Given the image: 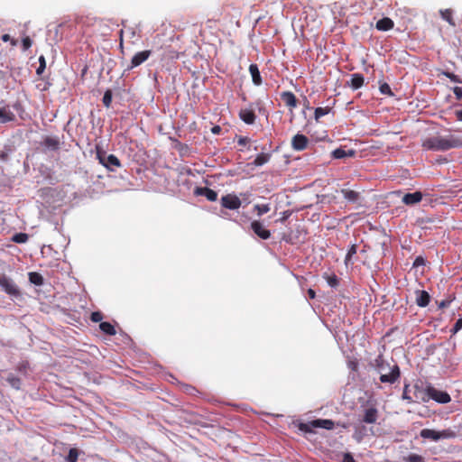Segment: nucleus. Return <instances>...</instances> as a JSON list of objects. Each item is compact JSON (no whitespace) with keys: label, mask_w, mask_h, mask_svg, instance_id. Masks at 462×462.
<instances>
[{"label":"nucleus","mask_w":462,"mask_h":462,"mask_svg":"<svg viewBox=\"0 0 462 462\" xmlns=\"http://www.w3.org/2000/svg\"><path fill=\"white\" fill-rule=\"evenodd\" d=\"M151 54H152V51H150V50H146V51H139V52L135 53L131 60V65H130L129 69H134L135 67L140 66L141 64H143L144 61H146L149 59Z\"/></svg>","instance_id":"obj_11"},{"label":"nucleus","mask_w":462,"mask_h":462,"mask_svg":"<svg viewBox=\"0 0 462 462\" xmlns=\"http://www.w3.org/2000/svg\"><path fill=\"white\" fill-rule=\"evenodd\" d=\"M240 199L235 194H227L221 198V205L227 209L236 210L241 207Z\"/></svg>","instance_id":"obj_8"},{"label":"nucleus","mask_w":462,"mask_h":462,"mask_svg":"<svg viewBox=\"0 0 462 462\" xmlns=\"http://www.w3.org/2000/svg\"><path fill=\"white\" fill-rule=\"evenodd\" d=\"M356 249H357L356 245H352L350 246V248L348 249L347 254H346V258H345V263L346 265L351 261L352 256L356 254Z\"/></svg>","instance_id":"obj_41"},{"label":"nucleus","mask_w":462,"mask_h":462,"mask_svg":"<svg viewBox=\"0 0 462 462\" xmlns=\"http://www.w3.org/2000/svg\"><path fill=\"white\" fill-rule=\"evenodd\" d=\"M39 63H40V65H39L38 69H36V73L38 75H42L46 68V60L42 55L40 56V58H39Z\"/></svg>","instance_id":"obj_44"},{"label":"nucleus","mask_w":462,"mask_h":462,"mask_svg":"<svg viewBox=\"0 0 462 462\" xmlns=\"http://www.w3.org/2000/svg\"><path fill=\"white\" fill-rule=\"evenodd\" d=\"M429 401L432 399L442 404L448 403L451 401V397L447 392L438 390L431 385L429 386Z\"/></svg>","instance_id":"obj_7"},{"label":"nucleus","mask_w":462,"mask_h":462,"mask_svg":"<svg viewBox=\"0 0 462 462\" xmlns=\"http://www.w3.org/2000/svg\"><path fill=\"white\" fill-rule=\"evenodd\" d=\"M43 145L52 151L60 149V141L57 138L47 136L43 140Z\"/></svg>","instance_id":"obj_26"},{"label":"nucleus","mask_w":462,"mask_h":462,"mask_svg":"<svg viewBox=\"0 0 462 462\" xmlns=\"http://www.w3.org/2000/svg\"><path fill=\"white\" fill-rule=\"evenodd\" d=\"M0 119L2 123H7L14 121L15 119V116L13 112L6 110L5 108L0 109Z\"/></svg>","instance_id":"obj_28"},{"label":"nucleus","mask_w":462,"mask_h":462,"mask_svg":"<svg viewBox=\"0 0 462 462\" xmlns=\"http://www.w3.org/2000/svg\"><path fill=\"white\" fill-rule=\"evenodd\" d=\"M79 457V452L77 448H70L66 457L67 462H77Z\"/></svg>","instance_id":"obj_39"},{"label":"nucleus","mask_w":462,"mask_h":462,"mask_svg":"<svg viewBox=\"0 0 462 462\" xmlns=\"http://www.w3.org/2000/svg\"><path fill=\"white\" fill-rule=\"evenodd\" d=\"M330 111H331V108L328 107V106H326V107H321V106L317 107L315 109V112H314L315 120L319 121V118H321L322 116L328 115Z\"/></svg>","instance_id":"obj_31"},{"label":"nucleus","mask_w":462,"mask_h":462,"mask_svg":"<svg viewBox=\"0 0 462 462\" xmlns=\"http://www.w3.org/2000/svg\"><path fill=\"white\" fill-rule=\"evenodd\" d=\"M12 240L15 243L23 244L27 242L28 235L25 233H17L13 236Z\"/></svg>","instance_id":"obj_37"},{"label":"nucleus","mask_w":462,"mask_h":462,"mask_svg":"<svg viewBox=\"0 0 462 462\" xmlns=\"http://www.w3.org/2000/svg\"><path fill=\"white\" fill-rule=\"evenodd\" d=\"M248 142H249V139L247 137H240L238 139L239 145H245Z\"/></svg>","instance_id":"obj_53"},{"label":"nucleus","mask_w":462,"mask_h":462,"mask_svg":"<svg viewBox=\"0 0 462 462\" xmlns=\"http://www.w3.org/2000/svg\"><path fill=\"white\" fill-rule=\"evenodd\" d=\"M161 50V61H170L177 60L179 58V51L174 50L171 46L162 47Z\"/></svg>","instance_id":"obj_13"},{"label":"nucleus","mask_w":462,"mask_h":462,"mask_svg":"<svg viewBox=\"0 0 462 462\" xmlns=\"http://www.w3.org/2000/svg\"><path fill=\"white\" fill-rule=\"evenodd\" d=\"M194 194L197 196H204L209 201H216L217 199V191L208 187H197L194 190Z\"/></svg>","instance_id":"obj_15"},{"label":"nucleus","mask_w":462,"mask_h":462,"mask_svg":"<svg viewBox=\"0 0 462 462\" xmlns=\"http://www.w3.org/2000/svg\"><path fill=\"white\" fill-rule=\"evenodd\" d=\"M405 462H424V458L418 454H411L404 458Z\"/></svg>","instance_id":"obj_43"},{"label":"nucleus","mask_w":462,"mask_h":462,"mask_svg":"<svg viewBox=\"0 0 462 462\" xmlns=\"http://www.w3.org/2000/svg\"><path fill=\"white\" fill-rule=\"evenodd\" d=\"M416 304L419 307L424 308L427 307L430 301V296L426 291H416Z\"/></svg>","instance_id":"obj_19"},{"label":"nucleus","mask_w":462,"mask_h":462,"mask_svg":"<svg viewBox=\"0 0 462 462\" xmlns=\"http://www.w3.org/2000/svg\"><path fill=\"white\" fill-rule=\"evenodd\" d=\"M371 366L379 374V380L384 384H394L401 378V369L396 363L391 364L380 354L372 362Z\"/></svg>","instance_id":"obj_1"},{"label":"nucleus","mask_w":462,"mask_h":462,"mask_svg":"<svg viewBox=\"0 0 462 462\" xmlns=\"http://www.w3.org/2000/svg\"><path fill=\"white\" fill-rule=\"evenodd\" d=\"M454 297H448V299L442 300L441 301L438 302L439 309H446L448 308L450 303L453 301Z\"/></svg>","instance_id":"obj_48"},{"label":"nucleus","mask_w":462,"mask_h":462,"mask_svg":"<svg viewBox=\"0 0 462 462\" xmlns=\"http://www.w3.org/2000/svg\"><path fill=\"white\" fill-rule=\"evenodd\" d=\"M10 40H11V37H10V35H9V34H4V35L2 36V41H3V42H8V41H10Z\"/></svg>","instance_id":"obj_57"},{"label":"nucleus","mask_w":462,"mask_h":462,"mask_svg":"<svg viewBox=\"0 0 462 462\" xmlns=\"http://www.w3.org/2000/svg\"><path fill=\"white\" fill-rule=\"evenodd\" d=\"M423 198V195L420 191H415L413 193H406L402 201L407 206H412L417 203H420Z\"/></svg>","instance_id":"obj_17"},{"label":"nucleus","mask_w":462,"mask_h":462,"mask_svg":"<svg viewBox=\"0 0 462 462\" xmlns=\"http://www.w3.org/2000/svg\"><path fill=\"white\" fill-rule=\"evenodd\" d=\"M365 83V78L361 73H354L351 75V80L348 83V86L354 89H359L363 87Z\"/></svg>","instance_id":"obj_20"},{"label":"nucleus","mask_w":462,"mask_h":462,"mask_svg":"<svg viewBox=\"0 0 462 462\" xmlns=\"http://www.w3.org/2000/svg\"><path fill=\"white\" fill-rule=\"evenodd\" d=\"M125 32L129 35V37L133 40V42H132L133 44H134L135 41H137L140 38L139 33L137 32L136 29L134 27L126 28Z\"/></svg>","instance_id":"obj_36"},{"label":"nucleus","mask_w":462,"mask_h":462,"mask_svg":"<svg viewBox=\"0 0 462 462\" xmlns=\"http://www.w3.org/2000/svg\"><path fill=\"white\" fill-rule=\"evenodd\" d=\"M453 93L457 100L462 99V88L460 87H455L453 88Z\"/></svg>","instance_id":"obj_51"},{"label":"nucleus","mask_w":462,"mask_h":462,"mask_svg":"<svg viewBox=\"0 0 462 462\" xmlns=\"http://www.w3.org/2000/svg\"><path fill=\"white\" fill-rule=\"evenodd\" d=\"M102 102L106 107H110L112 103V91L110 89L105 92Z\"/></svg>","instance_id":"obj_38"},{"label":"nucleus","mask_w":462,"mask_h":462,"mask_svg":"<svg viewBox=\"0 0 462 462\" xmlns=\"http://www.w3.org/2000/svg\"><path fill=\"white\" fill-rule=\"evenodd\" d=\"M356 152L354 150H345L343 148H337L332 152V156L335 159H343L346 157H353Z\"/></svg>","instance_id":"obj_23"},{"label":"nucleus","mask_w":462,"mask_h":462,"mask_svg":"<svg viewBox=\"0 0 462 462\" xmlns=\"http://www.w3.org/2000/svg\"><path fill=\"white\" fill-rule=\"evenodd\" d=\"M251 228L256 236L263 240L269 239L271 237V232L264 228L262 223L258 220H254L251 223Z\"/></svg>","instance_id":"obj_12"},{"label":"nucleus","mask_w":462,"mask_h":462,"mask_svg":"<svg viewBox=\"0 0 462 462\" xmlns=\"http://www.w3.org/2000/svg\"><path fill=\"white\" fill-rule=\"evenodd\" d=\"M378 419V410L374 406L368 407L364 411L362 421L373 424L375 423Z\"/></svg>","instance_id":"obj_16"},{"label":"nucleus","mask_w":462,"mask_h":462,"mask_svg":"<svg viewBox=\"0 0 462 462\" xmlns=\"http://www.w3.org/2000/svg\"><path fill=\"white\" fill-rule=\"evenodd\" d=\"M443 75H445L447 78H448L453 82L462 83V80L460 79V78L457 75H455L452 72L444 71Z\"/></svg>","instance_id":"obj_47"},{"label":"nucleus","mask_w":462,"mask_h":462,"mask_svg":"<svg viewBox=\"0 0 462 462\" xmlns=\"http://www.w3.org/2000/svg\"><path fill=\"white\" fill-rule=\"evenodd\" d=\"M343 462H356V460L350 453H346L343 457Z\"/></svg>","instance_id":"obj_52"},{"label":"nucleus","mask_w":462,"mask_h":462,"mask_svg":"<svg viewBox=\"0 0 462 462\" xmlns=\"http://www.w3.org/2000/svg\"><path fill=\"white\" fill-rule=\"evenodd\" d=\"M420 435L423 439H430L434 441H438L440 439H453L456 437L455 431L450 429L443 430L441 431H436L430 429H423L420 430Z\"/></svg>","instance_id":"obj_4"},{"label":"nucleus","mask_w":462,"mask_h":462,"mask_svg":"<svg viewBox=\"0 0 462 462\" xmlns=\"http://www.w3.org/2000/svg\"><path fill=\"white\" fill-rule=\"evenodd\" d=\"M461 329H462V315H459L458 319L456 321V323L450 329L451 336L456 335Z\"/></svg>","instance_id":"obj_40"},{"label":"nucleus","mask_w":462,"mask_h":462,"mask_svg":"<svg viewBox=\"0 0 462 462\" xmlns=\"http://www.w3.org/2000/svg\"><path fill=\"white\" fill-rule=\"evenodd\" d=\"M240 119L247 125H253L255 122L256 116L253 108H243L239 111Z\"/></svg>","instance_id":"obj_18"},{"label":"nucleus","mask_w":462,"mask_h":462,"mask_svg":"<svg viewBox=\"0 0 462 462\" xmlns=\"http://www.w3.org/2000/svg\"><path fill=\"white\" fill-rule=\"evenodd\" d=\"M422 147L430 151H448L462 147V135L449 134L448 135H434L422 142Z\"/></svg>","instance_id":"obj_2"},{"label":"nucleus","mask_w":462,"mask_h":462,"mask_svg":"<svg viewBox=\"0 0 462 462\" xmlns=\"http://www.w3.org/2000/svg\"><path fill=\"white\" fill-rule=\"evenodd\" d=\"M103 318H104L103 313L100 311H94L90 315V320L95 323L101 322Z\"/></svg>","instance_id":"obj_46"},{"label":"nucleus","mask_w":462,"mask_h":462,"mask_svg":"<svg viewBox=\"0 0 462 462\" xmlns=\"http://www.w3.org/2000/svg\"><path fill=\"white\" fill-rule=\"evenodd\" d=\"M254 209L257 211L258 216H263L270 211V206L268 204H256L254 205Z\"/></svg>","instance_id":"obj_35"},{"label":"nucleus","mask_w":462,"mask_h":462,"mask_svg":"<svg viewBox=\"0 0 462 462\" xmlns=\"http://www.w3.org/2000/svg\"><path fill=\"white\" fill-rule=\"evenodd\" d=\"M124 33H125V30L124 29H121L120 32H119V40L120 39H123L124 40Z\"/></svg>","instance_id":"obj_59"},{"label":"nucleus","mask_w":462,"mask_h":462,"mask_svg":"<svg viewBox=\"0 0 462 462\" xmlns=\"http://www.w3.org/2000/svg\"><path fill=\"white\" fill-rule=\"evenodd\" d=\"M280 97L284 105L288 106L291 110L297 107L298 99L292 92L283 91L281 93Z\"/></svg>","instance_id":"obj_14"},{"label":"nucleus","mask_w":462,"mask_h":462,"mask_svg":"<svg viewBox=\"0 0 462 462\" xmlns=\"http://www.w3.org/2000/svg\"><path fill=\"white\" fill-rule=\"evenodd\" d=\"M220 15H223L224 20H226L229 23H233V19H236V23L238 24L241 11L239 8L235 7L233 5L226 4L221 7Z\"/></svg>","instance_id":"obj_6"},{"label":"nucleus","mask_w":462,"mask_h":462,"mask_svg":"<svg viewBox=\"0 0 462 462\" xmlns=\"http://www.w3.org/2000/svg\"><path fill=\"white\" fill-rule=\"evenodd\" d=\"M32 40L30 37L26 36L23 39L22 44L24 51L28 50L32 46Z\"/></svg>","instance_id":"obj_50"},{"label":"nucleus","mask_w":462,"mask_h":462,"mask_svg":"<svg viewBox=\"0 0 462 462\" xmlns=\"http://www.w3.org/2000/svg\"><path fill=\"white\" fill-rule=\"evenodd\" d=\"M402 399L406 401L408 403H413V398L410 395V384L404 383Z\"/></svg>","instance_id":"obj_33"},{"label":"nucleus","mask_w":462,"mask_h":462,"mask_svg":"<svg viewBox=\"0 0 462 462\" xmlns=\"http://www.w3.org/2000/svg\"><path fill=\"white\" fill-rule=\"evenodd\" d=\"M308 295H309L310 299H314L316 297V292L314 290L309 289Z\"/></svg>","instance_id":"obj_56"},{"label":"nucleus","mask_w":462,"mask_h":462,"mask_svg":"<svg viewBox=\"0 0 462 462\" xmlns=\"http://www.w3.org/2000/svg\"><path fill=\"white\" fill-rule=\"evenodd\" d=\"M350 366H351V368H352L353 370H356V364L351 363Z\"/></svg>","instance_id":"obj_60"},{"label":"nucleus","mask_w":462,"mask_h":462,"mask_svg":"<svg viewBox=\"0 0 462 462\" xmlns=\"http://www.w3.org/2000/svg\"><path fill=\"white\" fill-rule=\"evenodd\" d=\"M455 116H456V118L458 121H462V109L461 110H456L455 111Z\"/></svg>","instance_id":"obj_55"},{"label":"nucleus","mask_w":462,"mask_h":462,"mask_svg":"<svg viewBox=\"0 0 462 462\" xmlns=\"http://www.w3.org/2000/svg\"><path fill=\"white\" fill-rule=\"evenodd\" d=\"M0 288L8 295L18 298L21 291L14 282L5 274L0 275Z\"/></svg>","instance_id":"obj_5"},{"label":"nucleus","mask_w":462,"mask_h":462,"mask_svg":"<svg viewBox=\"0 0 462 462\" xmlns=\"http://www.w3.org/2000/svg\"><path fill=\"white\" fill-rule=\"evenodd\" d=\"M429 386L423 388L419 384L413 386V401L414 402H429Z\"/></svg>","instance_id":"obj_10"},{"label":"nucleus","mask_w":462,"mask_h":462,"mask_svg":"<svg viewBox=\"0 0 462 462\" xmlns=\"http://www.w3.org/2000/svg\"><path fill=\"white\" fill-rule=\"evenodd\" d=\"M107 165V169L113 171L111 166L119 168L121 167L120 160L115 154H109L106 156V162H105Z\"/></svg>","instance_id":"obj_29"},{"label":"nucleus","mask_w":462,"mask_h":462,"mask_svg":"<svg viewBox=\"0 0 462 462\" xmlns=\"http://www.w3.org/2000/svg\"><path fill=\"white\" fill-rule=\"evenodd\" d=\"M211 132L215 134H218L221 132V127L219 125H215L212 127Z\"/></svg>","instance_id":"obj_54"},{"label":"nucleus","mask_w":462,"mask_h":462,"mask_svg":"<svg viewBox=\"0 0 462 462\" xmlns=\"http://www.w3.org/2000/svg\"><path fill=\"white\" fill-rule=\"evenodd\" d=\"M309 138L301 134H295L291 139V147L294 151H303L308 148Z\"/></svg>","instance_id":"obj_9"},{"label":"nucleus","mask_w":462,"mask_h":462,"mask_svg":"<svg viewBox=\"0 0 462 462\" xmlns=\"http://www.w3.org/2000/svg\"><path fill=\"white\" fill-rule=\"evenodd\" d=\"M341 193L344 198L350 202H356L359 199V193L355 190L342 189Z\"/></svg>","instance_id":"obj_27"},{"label":"nucleus","mask_w":462,"mask_h":462,"mask_svg":"<svg viewBox=\"0 0 462 462\" xmlns=\"http://www.w3.org/2000/svg\"><path fill=\"white\" fill-rule=\"evenodd\" d=\"M270 159V155L268 153H260L256 156L254 161V164L255 166H262L266 163Z\"/></svg>","instance_id":"obj_32"},{"label":"nucleus","mask_w":462,"mask_h":462,"mask_svg":"<svg viewBox=\"0 0 462 462\" xmlns=\"http://www.w3.org/2000/svg\"><path fill=\"white\" fill-rule=\"evenodd\" d=\"M7 381L9 382L11 386L14 387V389H17V390L20 389V387H21V380H20V378L15 377V376H12V377H9L7 379Z\"/></svg>","instance_id":"obj_45"},{"label":"nucleus","mask_w":462,"mask_h":462,"mask_svg":"<svg viewBox=\"0 0 462 462\" xmlns=\"http://www.w3.org/2000/svg\"><path fill=\"white\" fill-rule=\"evenodd\" d=\"M99 328L104 334L108 336H115L116 334L115 326L107 321L100 322Z\"/></svg>","instance_id":"obj_24"},{"label":"nucleus","mask_w":462,"mask_h":462,"mask_svg":"<svg viewBox=\"0 0 462 462\" xmlns=\"http://www.w3.org/2000/svg\"><path fill=\"white\" fill-rule=\"evenodd\" d=\"M335 426V423L332 420L328 419H317L309 422H300L298 424V429L304 433H312L314 432V429H326L332 430Z\"/></svg>","instance_id":"obj_3"},{"label":"nucleus","mask_w":462,"mask_h":462,"mask_svg":"<svg viewBox=\"0 0 462 462\" xmlns=\"http://www.w3.org/2000/svg\"><path fill=\"white\" fill-rule=\"evenodd\" d=\"M394 26L393 21L389 17H383L377 21L375 28L378 31L386 32L393 29Z\"/></svg>","instance_id":"obj_21"},{"label":"nucleus","mask_w":462,"mask_h":462,"mask_svg":"<svg viewBox=\"0 0 462 462\" xmlns=\"http://www.w3.org/2000/svg\"><path fill=\"white\" fill-rule=\"evenodd\" d=\"M96 149H97V159L98 160L99 163L102 164L104 167H107V165L105 163L106 162V152H104L98 146H97Z\"/></svg>","instance_id":"obj_34"},{"label":"nucleus","mask_w":462,"mask_h":462,"mask_svg":"<svg viewBox=\"0 0 462 462\" xmlns=\"http://www.w3.org/2000/svg\"><path fill=\"white\" fill-rule=\"evenodd\" d=\"M440 16L443 20L448 23V24L452 27H456V23L453 18V11L452 9H444L439 11Z\"/></svg>","instance_id":"obj_25"},{"label":"nucleus","mask_w":462,"mask_h":462,"mask_svg":"<svg viewBox=\"0 0 462 462\" xmlns=\"http://www.w3.org/2000/svg\"><path fill=\"white\" fill-rule=\"evenodd\" d=\"M327 282L331 287H336L338 285V278L335 274L328 276Z\"/></svg>","instance_id":"obj_49"},{"label":"nucleus","mask_w":462,"mask_h":462,"mask_svg":"<svg viewBox=\"0 0 462 462\" xmlns=\"http://www.w3.org/2000/svg\"><path fill=\"white\" fill-rule=\"evenodd\" d=\"M379 90H380L381 94H383V95H386L389 97L393 96V93L390 86L387 83L381 84Z\"/></svg>","instance_id":"obj_42"},{"label":"nucleus","mask_w":462,"mask_h":462,"mask_svg":"<svg viewBox=\"0 0 462 462\" xmlns=\"http://www.w3.org/2000/svg\"><path fill=\"white\" fill-rule=\"evenodd\" d=\"M119 48H120L121 52L124 53V40L123 39H120Z\"/></svg>","instance_id":"obj_58"},{"label":"nucleus","mask_w":462,"mask_h":462,"mask_svg":"<svg viewBox=\"0 0 462 462\" xmlns=\"http://www.w3.org/2000/svg\"><path fill=\"white\" fill-rule=\"evenodd\" d=\"M12 44H13V45H15V44H16V42H15V41H12Z\"/></svg>","instance_id":"obj_61"},{"label":"nucleus","mask_w":462,"mask_h":462,"mask_svg":"<svg viewBox=\"0 0 462 462\" xmlns=\"http://www.w3.org/2000/svg\"><path fill=\"white\" fill-rule=\"evenodd\" d=\"M29 281L37 286L42 285L44 282L42 275L36 272L29 273Z\"/></svg>","instance_id":"obj_30"},{"label":"nucleus","mask_w":462,"mask_h":462,"mask_svg":"<svg viewBox=\"0 0 462 462\" xmlns=\"http://www.w3.org/2000/svg\"><path fill=\"white\" fill-rule=\"evenodd\" d=\"M249 72L252 76V79L254 85L259 86L262 84V77L260 75L259 69L256 64H251L249 66Z\"/></svg>","instance_id":"obj_22"}]
</instances>
